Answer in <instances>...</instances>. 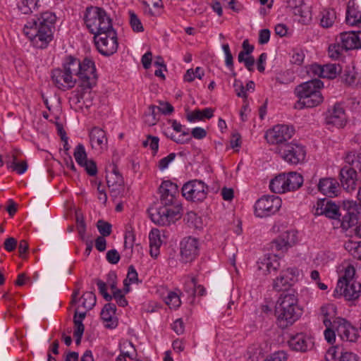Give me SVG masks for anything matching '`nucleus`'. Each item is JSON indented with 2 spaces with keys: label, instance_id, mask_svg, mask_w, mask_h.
<instances>
[{
  "label": "nucleus",
  "instance_id": "f257e3e1",
  "mask_svg": "<svg viewBox=\"0 0 361 361\" xmlns=\"http://www.w3.org/2000/svg\"><path fill=\"white\" fill-rule=\"evenodd\" d=\"M80 85L84 89H91L96 85L97 74L94 62L90 58L82 61L72 56H68L63 64V68H56L51 72L53 84L61 90L73 88L76 83V78Z\"/></svg>",
  "mask_w": 361,
  "mask_h": 361
},
{
  "label": "nucleus",
  "instance_id": "f03ea898",
  "mask_svg": "<svg viewBox=\"0 0 361 361\" xmlns=\"http://www.w3.org/2000/svg\"><path fill=\"white\" fill-rule=\"evenodd\" d=\"M159 192L161 205L150 213V218L156 224L169 226L180 218L182 207L177 200L178 185L165 180L159 187Z\"/></svg>",
  "mask_w": 361,
  "mask_h": 361
},
{
  "label": "nucleus",
  "instance_id": "7ed1b4c3",
  "mask_svg": "<svg viewBox=\"0 0 361 361\" xmlns=\"http://www.w3.org/2000/svg\"><path fill=\"white\" fill-rule=\"evenodd\" d=\"M56 20L54 13L49 11L42 13L39 17L32 18L25 25L23 32L35 47L44 49L53 39Z\"/></svg>",
  "mask_w": 361,
  "mask_h": 361
},
{
  "label": "nucleus",
  "instance_id": "20e7f679",
  "mask_svg": "<svg viewBox=\"0 0 361 361\" xmlns=\"http://www.w3.org/2000/svg\"><path fill=\"white\" fill-rule=\"evenodd\" d=\"M278 326L286 329L298 319L301 310L298 305V297L293 290L281 295L276 309Z\"/></svg>",
  "mask_w": 361,
  "mask_h": 361
},
{
  "label": "nucleus",
  "instance_id": "39448f33",
  "mask_svg": "<svg viewBox=\"0 0 361 361\" xmlns=\"http://www.w3.org/2000/svg\"><path fill=\"white\" fill-rule=\"evenodd\" d=\"M323 86V82L319 79H313L298 85L295 91L299 100L295 104V108H313L320 104L324 99L320 92Z\"/></svg>",
  "mask_w": 361,
  "mask_h": 361
},
{
  "label": "nucleus",
  "instance_id": "423d86ee",
  "mask_svg": "<svg viewBox=\"0 0 361 361\" xmlns=\"http://www.w3.org/2000/svg\"><path fill=\"white\" fill-rule=\"evenodd\" d=\"M84 20L87 28L94 35L113 28L111 18L105 10L100 7L87 8Z\"/></svg>",
  "mask_w": 361,
  "mask_h": 361
},
{
  "label": "nucleus",
  "instance_id": "0eeeda50",
  "mask_svg": "<svg viewBox=\"0 0 361 361\" xmlns=\"http://www.w3.org/2000/svg\"><path fill=\"white\" fill-rule=\"evenodd\" d=\"M345 162L348 166L343 167L340 171L341 183L343 188L348 192L355 189L357 181V169L361 167V159L359 154L350 152L345 157Z\"/></svg>",
  "mask_w": 361,
  "mask_h": 361
},
{
  "label": "nucleus",
  "instance_id": "6e6552de",
  "mask_svg": "<svg viewBox=\"0 0 361 361\" xmlns=\"http://www.w3.org/2000/svg\"><path fill=\"white\" fill-rule=\"evenodd\" d=\"M94 40L99 52L104 56H111L118 49L117 33L114 28L96 34Z\"/></svg>",
  "mask_w": 361,
  "mask_h": 361
},
{
  "label": "nucleus",
  "instance_id": "1a4fd4ad",
  "mask_svg": "<svg viewBox=\"0 0 361 361\" xmlns=\"http://www.w3.org/2000/svg\"><path fill=\"white\" fill-rule=\"evenodd\" d=\"M281 207V200L276 195H264L255 204V214L264 218L274 214Z\"/></svg>",
  "mask_w": 361,
  "mask_h": 361
},
{
  "label": "nucleus",
  "instance_id": "9d476101",
  "mask_svg": "<svg viewBox=\"0 0 361 361\" xmlns=\"http://www.w3.org/2000/svg\"><path fill=\"white\" fill-rule=\"evenodd\" d=\"M276 152L288 163L298 164L305 159L306 151L301 145L288 142L276 147Z\"/></svg>",
  "mask_w": 361,
  "mask_h": 361
},
{
  "label": "nucleus",
  "instance_id": "9b49d317",
  "mask_svg": "<svg viewBox=\"0 0 361 361\" xmlns=\"http://www.w3.org/2000/svg\"><path fill=\"white\" fill-rule=\"evenodd\" d=\"M294 135V128L288 125H276L273 128L267 130L265 134V138L267 142L272 145H276L280 147L282 145L287 144Z\"/></svg>",
  "mask_w": 361,
  "mask_h": 361
},
{
  "label": "nucleus",
  "instance_id": "f8f14e48",
  "mask_svg": "<svg viewBox=\"0 0 361 361\" xmlns=\"http://www.w3.org/2000/svg\"><path fill=\"white\" fill-rule=\"evenodd\" d=\"M208 188L199 180H192L185 183L182 187V195L188 200L202 201L207 195Z\"/></svg>",
  "mask_w": 361,
  "mask_h": 361
},
{
  "label": "nucleus",
  "instance_id": "ddd939ff",
  "mask_svg": "<svg viewBox=\"0 0 361 361\" xmlns=\"http://www.w3.org/2000/svg\"><path fill=\"white\" fill-rule=\"evenodd\" d=\"M333 327L343 341L355 342L357 338V330L343 318L334 319Z\"/></svg>",
  "mask_w": 361,
  "mask_h": 361
},
{
  "label": "nucleus",
  "instance_id": "4468645a",
  "mask_svg": "<svg viewBox=\"0 0 361 361\" xmlns=\"http://www.w3.org/2000/svg\"><path fill=\"white\" fill-rule=\"evenodd\" d=\"M298 274L296 268H288L281 271L280 276L274 281V289L278 292L290 290V286L297 280Z\"/></svg>",
  "mask_w": 361,
  "mask_h": 361
},
{
  "label": "nucleus",
  "instance_id": "2eb2a0df",
  "mask_svg": "<svg viewBox=\"0 0 361 361\" xmlns=\"http://www.w3.org/2000/svg\"><path fill=\"white\" fill-rule=\"evenodd\" d=\"M297 240L296 232L286 231L281 233L270 243V250L273 252H286L293 246Z\"/></svg>",
  "mask_w": 361,
  "mask_h": 361
},
{
  "label": "nucleus",
  "instance_id": "dca6fc26",
  "mask_svg": "<svg viewBox=\"0 0 361 361\" xmlns=\"http://www.w3.org/2000/svg\"><path fill=\"white\" fill-rule=\"evenodd\" d=\"M106 178L111 195L113 197L116 198L123 192V178L116 166L114 165L111 171L106 173Z\"/></svg>",
  "mask_w": 361,
  "mask_h": 361
},
{
  "label": "nucleus",
  "instance_id": "f3484780",
  "mask_svg": "<svg viewBox=\"0 0 361 361\" xmlns=\"http://www.w3.org/2000/svg\"><path fill=\"white\" fill-rule=\"evenodd\" d=\"M346 121L345 110L341 104H335L331 109L327 111L325 118L327 125H332L340 128L345 126Z\"/></svg>",
  "mask_w": 361,
  "mask_h": 361
},
{
  "label": "nucleus",
  "instance_id": "a211bd4d",
  "mask_svg": "<svg viewBox=\"0 0 361 361\" xmlns=\"http://www.w3.org/2000/svg\"><path fill=\"white\" fill-rule=\"evenodd\" d=\"M199 243L197 239L187 237L180 243V255L182 260L187 263L192 261L198 255Z\"/></svg>",
  "mask_w": 361,
  "mask_h": 361
},
{
  "label": "nucleus",
  "instance_id": "6ab92c4d",
  "mask_svg": "<svg viewBox=\"0 0 361 361\" xmlns=\"http://www.w3.org/2000/svg\"><path fill=\"white\" fill-rule=\"evenodd\" d=\"M316 214L338 219L342 215V212L336 204L326 199H322L317 202Z\"/></svg>",
  "mask_w": 361,
  "mask_h": 361
},
{
  "label": "nucleus",
  "instance_id": "aec40b11",
  "mask_svg": "<svg viewBox=\"0 0 361 361\" xmlns=\"http://www.w3.org/2000/svg\"><path fill=\"white\" fill-rule=\"evenodd\" d=\"M291 349L298 352H306L313 348L312 338L303 333H299L292 336L288 341Z\"/></svg>",
  "mask_w": 361,
  "mask_h": 361
},
{
  "label": "nucleus",
  "instance_id": "412c9836",
  "mask_svg": "<svg viewBox=\"0 0 361 361\" xmlns=\"http://www.w3.org/2000/svg\"><path fill=\"white\" fill-rule=\"evenodd\" d=\"M338 39L347 51L361 48V31L344 32Z\"/></svg>",
  "mask_w": 361,
  "mask_h": 361
},
{
  "label": "nucleus",
  "instance_id": "4be33fe9",
  "mask_svg": "<svg viewBox=\"0 0 361 361\" xmlns=\"http://www.w3.org/2000/svg\"><path fill=\"white\" fill-rule=\"evenodd\" d=\"M361 283L357 281L347 283L342 288L336 287L335 293L343 296L348 300H355L360 297Z\"/></svg>",
  "mask_w": 361,
  "mask_h": 361
},
{
  "label": "nucleus",
  "instance_id": "5701e85b",
  "mask_svg": "<svg viewBox=\"0 0 361 361\" xmlns=\"http://www.w3.org/2000/svg\"><path fill=\"white\" fill-rule=\"evenodd\" d=\"M91 146L93 149L102 150L107 147V137L104 130L94 127L89 133Z\"/></svg>",
  "mask_w": 361,
  "mask_h": 361
},
{
  "label": "nucleus",
  "instance_id": "b1692460",
  "mask_svg": "<svg viewBox=\"0 0 361 361\" xmlns=\"http://www.w3.org/2000/svg\"><path fill=\"white\" fill-rule=\"evenodd\" d=\"M338 188V182L330 178H322L318 183L319 190L328 197L337 196Z\"/></svg>",
  "mask_w": 361,
  "mask_h": 361
},
{
  "label": "nucleus",
  "instance_id": "393cba45",
  "mask_svg": "<svg viewBox=\"0 0 361 361\" xmlns=\"http://www.w3.org/2000/svg\"><path fill=\"white\" fill-rule=\"evenodd\" d=\"M116 307L113 303H107L104 305L101 312V318L106 322L105 326L109 329H114L117 326V321L115 319Z\"/></svg>",
  "mask_w": 361,
  "mask_h": 361
},
{
  "label": "nucleus",
  "instance_id": "a878e982",
  "mask_svg": "<svg viewBox=\"0 0 361 361\" xmlns=\"http://www.w3.org/2000/svg\"><path fill=\"white\" fill-rule=\"evenodd\" d=\"M344 214H342L341 226L348 229L355 226L358 223V212L355 207L346 210L343 209Z\"/></svg>",
  "mask_w": 361,
  "mask_h": 361
},
{
  "label": "nucleus",
  "instance_id": "bb28decb",
  "mask_svg": "<svg viewBox=\"0 0 361 361\" xmlns=\"http://www.w3.org/2000/svg\"><path fill=\"white\" fill-rule=\"evenodd\" d=\"M269 188L273 192L278 194L289 192L286 173H281L273 178L270 181Z\"/></svg>",
  "mask_w": 361,
  "mask_h": 361
},
{
  "label": "nucleus",
  "instance_id": "cd10ccee",
  "mask_svg": "<svg viewBox=\"0 0 361 361\" xmlns=\"http://www.w3.org/2000/svg\"><path fill=\"white\" fill-rule=\"evenodd\" d=\"M288 6L295 16L304 18V20L311 18L310 11L305 6L304 0H288Z\"/></svg>",
  "mask_w": 361,
  "mask_h": 361
},
{
  "label": "nucleus",
  "instance_id": "c85d7f7f",
  "mask_svg": "<svg viewBox=\"0 0 361 361\" xmlns=\"http://www.w3.org/2000/svg\"><path fill=\"white\" fill-rule=\"evenodd\" d=\"M345 21L348 25L351 26L361 25V12L355 7L354 4L350 5V2L347 6Z\"/></svg>",
  "mask_w": 361,
  "mask_h": 361
},
{
  "label": "nucleus",
  "instance_id": "c756f323",
  "mask_svg": "<svg viewBox=\"0 0 361 361\" xmlns=\"http://www.w3.org/2000/svg\"><path fill=\"white\" fill-rule=\"evenodd\" d=\"M214 116V109L212 108H205L202 110L195 109L187 114V120L190 122L202 121L204 118L209 119Z\"/></svg>",
  "mask_w": 361,
  "mask_h": 361
},
{
  "label": "nucleus",
  "instance_id": "7c9ffc66",
  "mask_svg": "<svg viewBox=\"0 0 361 361\" xmlns=\"http://www.w3.org/2000/svg\"><path fill=\"white\" fill-rule=\"evenodd\" d=\"M343 274H342L338 281V288H342V286H346L347 283L355 281L354 276L355 274V269L354 267L350 264H347L345 267L343 266Z\"/></svg>",
  "mask_w": 361,
  "mask_h": 361
},
{
  "label": "nucleus",
  "instance_id": "2f4dec72",
  "mask_svg": "<svg viewBox=\"0 0 361 361\" xmlns=\"http://www.w3.org/2000/svg\"><path fill=\"white\" fill-rule=\"evenodd\" d=\"M286 178L289 192L299 189L304 181L302 176L297 172L286 173Z\"/></svg>",
  "mask_w": 361,
  "mask_h": 361
},
{
  "label": "nucleus",
  "instance_id": "473e14b6",
  "mask_svg": "<svg viewBox=\"0 0 361 361\" xmlns=\"http://www.w3.org/2000/svg\"><path fill=\"white\" fill-rule=\"evenodd\" d=\"M336 307L334 305H324L320 309V316L322 317L324 326H333L331 319L335 317Z\"/></svg>",
  "mask_w": 361,
  "mask_h": 361
},
{
  "label": "nucleus",
  "instance_id": "72a5a7b5",
  "mask_svg": "<svg viewBox=\"0 0 361 361\" xmlns=\"http://www.w3.org/2000/svg\"><path fill=\"white\" fill-rule=\"evenodd\" d=\"M344 247L355 259L361 260V242L348 240Z\"/></svg>",
  "mask_w": 361,
  "mask_h": 361
},
{
  "label": "nucleus",
  "instance_id": "f704fd0d",
  "mask_svg": "<svg viewBox=\"0 0 361 361\" xmlns=\"http://www.w3.org/2000/svg\"><path fill=\"white\" fill-rule=\"evenodd\" d=\"M323 78L334 79L341 72V67L339 64L328 63L323 66Z\"/></svg>",
  "mask_w": 361,
  "mask_h": 361
},
{
  "label": "nucleus",
  "instance_id": "c9c22d12",
  "mask_svg": "<svg viewBox=\"0 0 361 361\" xmlns=\"http://www.w3.org/2000/svg\"><path fill=\"white\" fill-rule=\"evenodd\" d=\"M336 19V12L334 10H324L322 12L320 25L323 27H331Z\"/></svg>",
  "mask_w": 361,
  "mask_h": 361
},
{
  "label": "nucleus",
  "instance_id": "e433bc0d",
  "mask_svg": "<svg viewBox=\"0 0 361 361\" xmlns=\"http://www.w3.org/2000/svg\"><path fill=\"white\" fill-rule=\"evenodd\" d=\"M138 280V274L136 271L135 267L133 265H130L128 267L127 278L124 280V290L126 293L129 292V285L133 283H137Z\"/></svg>",
  "mask_w": 361,
  "mask_h": 361
},
{
  "label": "nucleus",
  "instance_id": "4c0bfd02",
  "mask_svg": "<svg viewBox=\"0 0 361 361\" xmlns=\"http://www.w3.org/2000/svg\"><path fill=\"white\" fill-rule=\"evenodd\" d=\"M345 51V49L338 38H336V43L332 44L329 47V55L331 58L334 59L340 58L343 55V51Z\"/></svg>",
  "mask_w": 361,
  "mask_h": 361
},
{
  "label": "nucleus",
  "instance_id": "58836bf2",
  "mask_svg": "<svg viewBox=\"0 0 361 361\" xmlns=\"http://www.w3.org/2000/svg\"><path fill=\"white\" fill-rule=\"evenodd\" d=\"M37 6V0H20L18 3V8L24 14L32 13Z\"/></svg>",
  "mask_w": 361,
  "mask_h": 361
},
{
  "label": "nucleus",
  "instance_id": "ea45409f",
  "mask_svg": "<svg viewBox=\"0 0 361 361\" xmlns=\"http://www.w3.org/2000/svg\"><path fill=\"white\" fill-rule=\"evenodd\" d=\"M276 254H274V257H271V256L264 257L262 259V264L267 265L266 272H264V275L268 274H271L272 271H276L279 268V263L275 259Z\"/></svg>",
  "mask_w": 361,
  "mask_h": 361
},
{
  "label": "nucleus",
  "instance_id": "a19ab883",
  "mask_svg": "<svg viewBox=\"0 0 361 361\" xmlns=\"http://www.w3.org/2000/svg\"><path fill=\"white\" fill-rule=\"evenodd\" d=\"M82 305L85 309H86L87 310H92L94 307V306L95 305L96 301H97L96 296H95L94 293L91 291L85 292L82 295Z\"/></svg>",
  "mask_w": 361,
  "mask_h": 361
},
{
  "label": "nucleus",
  "instance_id": "79ce46f5",
  "mask_svg": "<svg viewBox=\"0 0 361 361\" xmlns=\"http://www.w3.org/2000/svg\"><path fill=\"white\" fill-rule=\"evenodd\" d=\"M157 106L154 105H150L147 112L144 115V122L149 126H154L157 122V114L155 109Z\"/></svg>",
  "mask_w": 361,
  "mask_h": 361
},
{
  "label": "nucleus",
  "instance_id": "37998d69",
  "mask_svg": "<svg viewBox=\"0 0 361 361\" xmlns=\"http://www.w3.org/2000/svg\"><path fill=\"white\" fill-rule=\"evenodd\" d=\"M165 302L170 308H178L181 304L180 295L174 291H170L165 298Z\"/></svg>",
  "mask_w": 361,
  "mask_h": 361
},
{
  "label": "nucleus",
  "instance_id": "c03bdc74",
  "mask_svg": "<svg viewBox=\"0 0 361 361\" xmlns=\"http://www.w3.org/2000/svg\"><path fill=\"white\" fill-rule=\"evenodd\" d=\"M74 158L76 162L81 166L85 161H87V154L83 145L78 144L74 150Z\"/></svg>",
  "mask_w": 361,
  "mask_h": 361
},
{
  "label": "nucleus",
  "instance_id": "a18cd8bd",
  "mask_svg": "<svg viewBox=\"0 0 361 361\" xmlns=\"http://www.w3.org/2000/svg\"><path fill=\"white\" fill-rule=\"evenodd\" d=\"M204 75V71L200 67H197L195 70L190 68L186 71V73L184 75V80L185 81L190 82H192L195 78L201 80Z\"/></svg>",
  "mask_w": 361,
  "mask_h": 361
},
{
  "label": "nucleus",
  "instance_id": "49530a36",
  "mask_svg": "<svg viewBox=\"0 0 361 361\" xmlns=\"http://www.w3.org/2000/svg\"><path fill=\"white\" fill-rule=\"evenodd\" d=\"M185 220L190 226L200 229L202 228V221L194 212H189L187 213Z\"/></svg>",
  "mask_w": 361,
  "mask_h": 361
},
{
  "label": "nucleus",
  "instance_id": "de8ad7c7",
  "mask_svg": "<svg viewBox=\"0 0 361 361\" xmlns=\"http://www.w3.org/2000/svg\"><path fill=\"white\" fill-rule=\"evenodd\" d=\"M130 24L135 32H142L144 30L142 24L137 16L132 11H129Z\"/></svg>",
  "mask_w": 361,
  "mask_h": 361
},
{
  "label": "nucleus",
  "instance_id": "09e8293b",
  "mask_svg": "<svg viewBox=\"0 0 361 361\" xmlns=\"http://www.w3.org/2000/svg\"><path fill=\"white\" fill-rule=\"evenodd\" d=\"M341 352L338 346L331 347L326 353L325 359L326 361H339Z\"/></svg>",
  "mask_w": 361,
  "mask_h": 361
},
{
  "label": "nucleus",
  "instance_id": "8fccbe9b",
  "mask_svg": "<svg viewBox=\"0 0 361 361\" xmlns=\"http://www.w3.org/2000/svg\"><path fill=\"white\" fill-rule=\"evenodd\" d=\"M197 281L195 277H191L185 282L184 290L192 296L196 295V286Z\"/></svg>",
  "mask_w": 361,
  "mask_h": 361
},
{
  "label": "nucleus",
  "instance_id": "3c124183",
  "mask_svg": "<svg viewBox=\"0 0 361 361\" xmlns=\"http://www.w3.org/2000/svg\"><path fill=\"white\" fill-rule=\"evenodd\" d=\"M238 61L240 63H244L245 66L249 71H253L255 59L252 56H243V54L239 53L238 56Z\"/></svg>",
  "mask_w": 361,
  "mask_h": 361
},
{
  "label": "nucleus",
  "instance_id": "603ef678",
  "mask_svg": "<svg viewBox=\"0 0 361 361\" xmlns=\"http://www.w3.org/2000/svg\"><path fill=\"white\" fill-rule=\"evenodd\" d=\"M97 226L101 236H109L111 233V225L109 223L99 220Z\"/></svg>",
  "mask_w": 361,
  "mask_h": 361
},
{
  "label": "nucleus",
  "instance_id": "864d4df0",
  "mask_svg": "<svg viewBox=\"0 0 361 361\" xmlns=\"http://www.w3.org/2000/svg\"><path fill=\"white\" fill-rule=\"evenodd\" d=\"M149 246H161V240L160 232L157 228H153L149 234Z\"/></svg>",
  "mask_w": 361,
  "mask_h": 361
},
{
  "label": "nucleus",
  "instance_id": "5fc2aeb1",
  "mask_svg": "<svg viewBox=\"0 0 361 361\" xmlns=\"http://www.w3.org/2000/svg\"><path fill=\"white\" fill-rule=\"evenodd\" d=\"M173 141L178 144H185L190 142L192 140V137L189 135L188 129L185 131H183L181 134L178 137H176L173 135L169 136Z\"/></svg>",
  "mask_w": 361,
  "mask_h": 361
},
{
  "label": "nucleus",
  "instance_id": "6e6d98bb",
  "mask_svg": "<svg viewBox=\"0 0 361 361\" xmlns=\"http://www.w3.org/2000/svg\"><path fill=\"white\" fill-rule=\"evenodd\" d=\"M288 355L285 351L280 350L267 356L263 361H286Z\"/></svg>",
  "mask_w": 361,
  "mask_h": 361
},
{
  "label": "nucleus",
  "instance_id": "4d7b16f0",
  "mask_svg": "<svg viewBox=\"0 0 361 361\" xmlns=\"http://www.w3.org/2000/svg\"><path fill=\"white\" fill-rule=\"evenodd\" d=\"M97 285L98 286L100 294L103 296L106 301L109 302L112 300V295L109 294L106 291V284L102 280H97Z\"/></svg>",
  "mask_w": 361,
  "mask_h": 361
},
{
  "label": "nucleus",
  "instance_id": "13d9d810",
  "mask_svg": "<svg viewBox=\"0 0 361 361\" xmlns=\"http://www.w3.org/2000/svg\"><path fill=\"white\" fill-rule=\"evenodd\" d=\"M81 166L84 167L87 173L91 176H95L97 173L96 163L92 160L87 159V161H85Z\"/></svg>",
  "mask_w": 361,
  "mask_h": 361
},
{
  "label": "nucleus",
  "instance_id": "bf43d9fd",
  "mask_svg": "<svg viewBox=\"0 0 361 361\" xmlns=\"http://www.w3.org/2000/svg\"><path fill=\"white\" fill-rule=\"evenodd\" d=\"M112 298H114L116 303L121 307H126L128 305V301L120 289H116L114 291Z\"/></svg>",
  "mask_w": 361,
  "mask_h": 361
},
{
  "label": "nucleus",
  "instance_id": "052dcab7",
  "mask_svg": "<svg viewBox=\"0 0 361 361\" xmlns=\"http://www.w3.org/2000/svg\"><path fill=\"white\" fill-rule=\"evenodd\" d=\"M8 167L12 168L13 170L16 171L18 174H23L27 169V164L26 161H23L20 163L15 162L10 164Z\"/></svg>",
  "mask_w": 361,
  "mask_h": 361
},
{
  "label": "nucleus",
  "instance_id": "680f3d73",
  "mask_svg": "<svg viewBox=\"0 0 361 361\" xmlns=\"http://www.w3.org/2000/svg\"><path fill=\"white\" fill-rule=\"evenodd\" d=\"M222 49L225 54V63L227 67H232L233 66V58L230 50L229 45L224 44L222 46Z\"/></svg>",
  "mask_w": 361,
  "mask_h": 361
},
{
  "label": "nucleus",
  "instance_id": "e2e57ef3",
  "mask_svg": "<svg viewBox=\"0 0 361 361\" xmlns=\"http://www.w3.org/2000/svg\"><path fill=\"white\" fill-rule=\"evenodd\" d=\"M176 157V154L173 152L169 154L166 157H164L161 159H160V161H159V169L161 171L166 169L169 166V164L174 160Z\"/></svg>",
  "mask_w": 361,
  "mask_h": 361
},
{
  "label": "nucleus",
  "instance_id": "0e129e2a",
  "mask_svg": "<svg viewBox=\"0 0 361 361\" xmlns=\"http://www.w3.org/2000/svg\"><path fill=\"white\" fill-rule=\"evenodd\" d=\"M233 87H234V90L238 97H247L245 89L243 86V82L240 80L235 79L234 83H233Z\"/></svg>",
  "mask_w": 361,
  "mask_h": 361
},
{
  "label": "nucleus",
  "instance_id": "69168bd1",
  "mask_svg": "<svg viewBox=\"0 0 361 361\" xmlns=\"http://www.w3.org/2000/svg\"><path fill=\"white\" fill-rule=\"evenodd\" d=\"M339 361H360V357L354 353L344 351L341 352Z\"/></svg>",
  "mask_w": 361,
  "mask_h": 361
},
{
  "label": "nucleus",
  "instance_id": "338daca9",
  "mask_svg": "<svg viewBox=\"0 0 361 361\" xmlns=\"http://www.w3.org/2000/svg\"><path fill=\"white\" fill-rule=\"evenodd\" d=\"M106 259L109 263L116 264L120 260V255L116 250H110L106 253Z\"/></svg>",
  "mask_w": 361,
  "mask_h": 361
},
{
  "label": "nucleus",
  "instance_id": "774afa93",
  "mask_svg": "<svg viewBox=\"0 0 361 361\" xmlns=\"http://www.w3.org/2000/svg\"><path fill=\"white\" fill-rule=\"evenodd\" d=\"M326 330L324 331V337L328 343H333L335 341L336 338V329L333 327V326H325Z\"/></svg>",
  "mask_w": 361,
  "mask_h": 361
}]
</instances>
